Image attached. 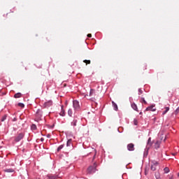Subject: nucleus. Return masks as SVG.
<instances>
[{
  "mask_svg": "<svg viewBox=\"0 0 179 179\" xmlns=\"http://www.w3.org/2000/svg\"><path fill=\"white\" fill-rule=\"evenodd\" d=\"M97 167V164L94 163L93 166H90L87 169V171L90 174H92V173H96V169Z\"/></svg>",
  "mask_w": 179,
  "mask_h": 179,
  "instance_id": "f257e3e1",
  "label": "nucleus"
},
{
  "mask_svg": "<svg viewBox=\"0 0 179 179\" xmlns=\"http://www.w3.org/2000/svg\"><path fill=\"white\" fill-rule=\"evenodd\" d=\"M157 166H159V162H157V161H152L151 170L152 171H156Z\"/></svg>",
  "mask_w": 179,
  "mask_h": 179,
  "instance_id": "f03ea898",
  "label": "nucleus"
},
{
  "mask_svg": "<svg viewBox=\"0 0 179 179\" xmlns=\"http://www.w3.org/2000/svg\"><path fill=\"white\" fill-rule=\"evenodd\" d=\"M73 106L75 110H79L80 108V106L79 105V101L77 100H75L73 101Z\"/></svg>",
  "mask_w": 179,
  "mask_h": 179,
  "instance_id": "7ed1b4c3",
  "label": "nucleus"
},
{
  "mask_svg": "<svg viewBox=\"0 0 179 179\" xmlns=\"http://www.w3.org/2000/svg\"><path fill=\"white\" fill-rule=\"evenodd\" d=\"M127 150L129 152H134L135 150V145L134 143H129L127 145Z\"/></svg>",
  "mask_w": 179,
  "mask_h": 179,
  "instance_id": "20e7f679",
  "label": "nucleus"
},
{
  "mask_svg": "<svg viewBox=\"0 0 179 179\" xmlns=\"http://www.w3.org/2000/svg\"><path fill=\"white\" fill-rule=\"evenodd\" d=\"M152 145H153V143H152V138L150 137L148 141L146 150H149L152 148Z\"/></svg>",
  "mask_w": 179,
  "mask_h": 179,
  "instance_id": "39448f33",
  "label": "nucleus"
},
{
  "mask_svg": "<svg viewBox=\"0 0 179 179\" xmlns=\"http://www.w3.org/2000/svg\"><path fill=\"white\" fill-rule=\"evenodd\" d=\"M24 135L23 134H20L16 138H15V142H19L23 139V137Z\"/></svg>",
  "mask_w": 179,
  "mask_h": 179,
  "instance_id": "423d86ee",
  "label": "nucleus"
},
{
  "mask_svg": "<svg viewBox=\"0 0 179 179\" xmlns=\"http://www.w3.org/2000/svg\"><path fill=\"white\" fill-rule=\"evenodd\" d=\"M51 106H52V101H48L44 103V107L45 108H48V107H51Z\"/></svg>",
  "mask_w": 179,
  "mask_h": 179,
  "instance_id": "0eeeda50",
  "label": "nucleus"
},
{
  "mask_svg": "<svg viewBox=\"0 0 179 179\" xmlns=\"http://www.w3.org/2000/svg\"><path fill=\"white\" fill-rule=\"evenodd\" d=\"M145 111H156V108H155V106L152 105L151 106H148Z\"/></svg>",
  "mask_w": 179,
  "mask_h": 179,
  "instance_id": "6e6552de",
  "label": "nucleus"
},
{
  "mask_svg": "<svg viewBox=\"0 0 179 179\" xmlns=\"http://www.w3.org/2000/svg\"><path fill=\"white\" fill-rule=\"evenodd\" d=\"M160 143L161 142L159 141H157L155 144V149H159V148H160Z\"/></svg>",
  "mask_w": 179,
  "mask_h": 179,
  "instance_id": "1a4fd4ad",
  "label": "nucleus"
},
{
  "mask_svg": "<svg viewBox=\"0 0 179 179\" xmlns=\"http://www.w3.org/2000/svg\"><path fill=\"white\" fill-rule=\"evenodd\" d=\"M113 107L114 108V110L117 111L118 110V106H117V103L115 102L112 101Z\"/></svg>",
  "mask_w": 179,
  "mask_h": 179,
  "instance_id": "9d476101",
  "label": "nucleus"
},
{
  "mask_svg": "<svg viewBox=\"0 0 179 179\" xmlns=\"http://www.w3.org/2000/svg\"><path fill=\"white\" fill-rule=\"evenodd\" d=\"M59 114L62 117H65V110H64V106H62V111Z\"/></svg>",
  "mask_w": 179,
  "mask_h": 179,
  "instance_id": "9b49d317",
  "label": "nucleus"
},
{
  "mask_svg": "<svg viewBox=\"0 0 179 179\" xmlns=\"http://www.w3.org/2000/svg\"><path fill=\"white\" fill-rule=\"evenodd\" d=\"M15 99H19L22 97V94L20 92H18L14 95Z\"/></svg>",
  "mask_w": 179,
  "mask_h": 179,
  "instance_id": "f8f14e48",
  "label": "nucleus"
},
{
  "mask_svg": "<svg viewBox=\"0 0 179 179\" xmlns=\"http://www.w3.org/2000/svg\"><path fill=\"white\" fill-rule=\"evenodd\" d=\"M131 107H132L133 109L135 110V111H138V106H136V104L132 103Z\"/></svg>",
  "mask_w": 179,
  "mask_h": 179,
  "instance_id": "ddd939ff",
  "label": "nucleus"
},
{
  "mask_svg": "<svg viewBox=\"0 0 179 179\" xmlns=\"http://www.w3.org/2000/svg\"><path fill=\"white\" fill-rule=\"evenodd\" d=\"M6 173H13V171H15V170L12 169H7L5 170Z\"/></svg>",
  "mask_w": 179,
  "mask_h": 179,
  "instance_id": "4468645a",
  "label": "nucleus"
},
{
  "mask_svg": "<svg viewBox=\"0 0 179 179\" xmlns=\"http://www.w3.org/2000/svg\"><path fill=\"white\" fill-rule=\"evenodd\" d=\"M164 171L166 174H167V173H170V169H169V167H165Z\"/></svg>",
  "mask_w": 179,
  "mask_h": 179,
  "instance_id": "2eb2a0df",
  "label": "nucleus"
},
{
  "mask_svg": "<svg viewBox=\"0 0 179 179\" xmlns=\"http://www.w3.org/2000/svg\"><path fill=\"white\" fill-rule=\"evenodd\" d=\"M165 108H166V110L162 113L163 115H164L170 110V108H169V107H166Z\"/></svg>",
  "mask_w": 179,
  "mask_h": 179,
  "instance_id": "dca6fc26",
  "label": "nucleus"
},
{
  "mask_svg": "<svg viewBox=\"0 0 179 179\" xmlns=\"http://www.w3.org/2000/svg\"><path fill=\"white\" fill-rule=\"evenodd\" d=\"M72 114H73L72 109H69L68 115H69V117H72Z\"/></svg>",
  "mask_w": 179,
  "mask_h": 179,
  "instance_id": "f3484780",
  "label": "nucleus"
},
{
  "mask_svg": "<svg viewBox=\"0 0 179 179\" xmlns=\"http://www.w3.org/2000/svg\"><path fill=\"white\" fill-rule=\"evenodd\" d=\"M64 149V145H61L57 148V152H60L61 150Z\"/></svg>",
  "mask_w": 179,
  "mask_h": 179,
  "instance_id": "a211bd4d",
  "label": "nucleus"
},
{
  "mask_svg": "<svg viewBox=\"0 0 179 179\" xmlns=\"http://www.w3.org/2000/svg\"><path fill=\"white\" fill-rule=\"evenodd\" d=\"M141 102L144 103V104H148V102H146V101L145 100V98L143 97L141 99Z\"/></svg>",
  "mask_w": 179,
  "mask_h": 179,
  "instance_id": "6ab92c4d",
  "label": "nucleus"
},
{
  "mask_svg": "<svg viewBox=\"0 0 179 179\" xmlns=\"http://www.w3.org/2000/svg\"><path fill=\"white\" fill-rule=\"evenodd\" d=\"M31 129L33 130H36V129H37V126H36V124H32L31 126Z\"/></svg>",
  "mask_w": 179,
  "mask_h": 179,
  "instance_id": "aec40b11",
  "label": "nucleus"
},
{
  "mask_svg": "<svg viewBox=\"0 0 179 179\" xmlns=\"http://www.w3.org/2000/svg\"><path fill=\"white\" fill-rule=\"evenodd\" d=\"M83 62H84L85 64H86V65H89V64H90V62H90V60H86V59H85V60L83 61Z\"/></svg>",
  "mask_w": 179,
  "mask_h": 179,
  "instance_id": "412c9836",
  "label": "nucleus"
},
{
  "mask_svg": "<svg viewBox=\"0 0 179 179\" xmlns=\"http://www.w3.org/2000/svg\"><path fill=\"white\" fill-rule=\"evenodd\" d=\"M71 143H72V140L71 139L68 140L66 145L67 146H71Z\"/></svg>",
  "mask_w": 179,
  "mask_h": 179,
  "instance_id": "4be33fe9",
  "label": "nucleus"
},
{
  "mask_svg": "<svg viewBox=\"0 0 179 179\" xmlns=\"http://www.w3.org/2000/svg\"><path fill=\"white\" fill-rule=\"evenodd\" d=\"M76 122H78V120H74L73 121V122H72V125H73V127H76Z\"/></svg>",
  "mask_w": 179,
  "mask_h": 179,
  "instance_id": "5701e85b",
  "label": "nucleus"
},
{
  "mask_svg": "<svg viewBox=\"0 0 179 179\" xmlns=\"http://www.w3.org/2000/svg\"><path fill=\"white\" fill-rule=\"evenodd\" d=\"M18 106H19V107H21L22 108H23L24 107V104L22 103H19Z\"/></svg>",
  "mask_w": 179,
  "mask_h": 179,
  "instance_id": "b1692460",
  "label": "nucleus"
},
{
  "mask_svg": "<svg viewBox=\"0 0 179 179\" xmlns=\"http://www.w3.org/2000/svg\"><path fill=\"white\" fill-rule=\"evenodd\" d=\"M94 90H91L90 92V96H93V93H94Z\"/></svg>",
  "mask_w": 179,
  "mask_h": 179,
  "instance_id": "393cba45",
  "label": "nucleus"
},
{
  "mask_svg": "<svg viewBox=\"0 0 179 179\" xmlns=\"http://www.w3.org/2000/svg\"><path fill=\"white\" fill-rule=\"evenodd\" d=\"M143 93V91L142 90V89H138V94H142Z\"/></svg>",
  "mask_w": 179,
  "mask_h": 179,
  "instance_id": "a878e982",
  "label": "nucleus"
},
{
  "mask_svg": "<svg viewBox=\"0 0 179 179\" xmlns=\"http://www.w3.org/2000/svg\"><path fill=\"white\" fill-rule=\"evenodd\" d=\"M6 115H5L2 118H1V121L3 122L5 121V120H6Z\"/></svg>",
  "mask_w": 179,
  "mask_h": 179,
  "instance_id": "bb28decb",
  "label": "nucleus"
},
{
  "mask_svg": "<svg viewBox=\"0 0 179 179\" xmlns=\"http://www.w3.org/2000/svg\"><path fill=\"white\" fill-rule=\"evenodd\" d=\"M49 179H56L57 176H48Z\"/></svg>",
  "mask_w": 179,
  "mask_h": 179,
  "instance_id": "cd10ccee",
  "label": "nucleus"
},
{
  "mask_svg": "<svg viewBox=\"0 0 179 179\" xmlns=\"http://www.w3.org/2000/svg\"><path fill=\"white\" fill-rule=\"evenodd\" d=\"M178 113H179V107L175 111L176 114H178Z\"/></svg>",
  "mask_w": 179,
  "mask_h": 179,
  "instance_id": "c85d7f7f",
  "label": "nucleus"
},
{
  "mask_svg": "<svg viewBox=\"0 0 179 179\" xmlns=\"http://www.w3.org/2000/svg\"><path fill=\"white\" fill-rule=\"evenodd\" d=\"M94 155L93 157V160H94L95 157H96V150H94Z\"/></svg>",
  "mask_w": 179,
  "mask_h": 179,
  "instance_id": "c756f323",
  "label": "nucleus"
},
{
  "mask_svg": "<svg viewBox=\"0 0 179 179\" xmlns=\"http://www.w3.org/2000/svg\"><path fill=\"white\" fill-rule=\"evenodd\" d=\"M134 125H138V121L136 120H134Z\"/></svg>",
  "mask_w": 179,
  "mask_h": 179,
  "instance_id": "7c9ffc66",
  "label": "nucleus"
},
{
  "mask_svg": "<svg viewBox=\"0 0 179 179\" xmlns=\"http://www.w3.org/2000/svg\"><path fill=\"white\" fill-rule=\"evenodd\" d=\"M87 37L92 38V34H87Z\"/></svg>",
  "mask_w": 179,
  "mask_h": 179,
  "instance_id": "2f4dec72",
  "label": "nucleus"
},
{
  "mask_svg": "<svg viewBox=\"0 0 179 179\" xmlns=\"http://www.w3.org/2000/svg\"><path fill=\"white\" fill-rule=\"evenodd\" d=\"M47 138H51V134H48Z\"/></svg>",
  "mask_w": 179,
  "mask_h": 179,
  "instance_id": "473e14b6",
  "label": "nucleus"
},
{
  "mask_svg": "<svg viewBox=\"0 0 179 179\" xmlns=\"http://www.w3.org/2000/svg\"><path fill=\"white\" fill-rule=\"evenodd\" d=\"M41 142H43L44 141V138H41Z\"/></svg>",
  "mask_w": 179,
  "mask_h": 179,
  "instance_id": "72a5a7b5",
  "label": "nucleus"
},
{
  "mask_svg": "<svg viewBox=\"0 0 179 179\" xmlns=\"http://www.w3.org/2000/svg\"><path fill=\"white\" fill-rule=\"evenodd\" d=\"M170 179H173V178H170Z\"/></svg>",
  "mask_w": 179,
  "mask_h": 179,
  "instance_id": "f704fd0d",
  "label": "nucleus"
},
{
  "mask_svg": "<svg viewBox=\"0 0 179 179\" xmlns=\"http://www.w3.org/2000/svg\"><path fill=\"white\" fill-rule=\"evenodd\" d=\"M178 176H179V173H178Z\"/></svg>",
  "mask_w": 179,
  "mask_h": 179,
  "instance_id": "c9c22d12",
  "label": "nucleus"
}]
</instances>
